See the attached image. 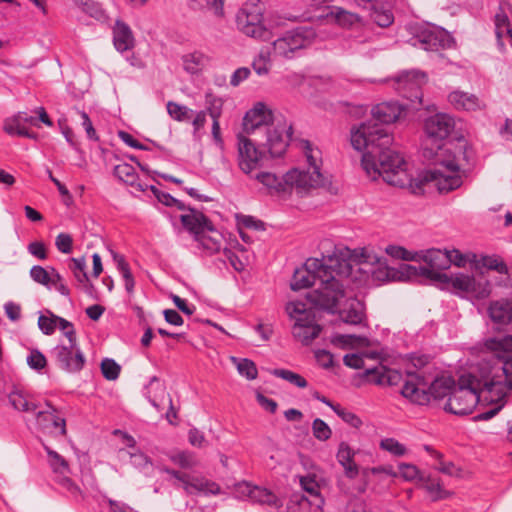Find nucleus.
Instances as JSON below:
<instances>
[{"instance_id": "864d4df0", "label": "nucleus", "mask_w": 512, "mask_h": 512, "mask_svg": "<svg viewBox=\"0 0 512 512\" xmlns=\"http://www.w3.org/2000/svg\"><path fill=\"white\" fill-rule=\"evenodd\" d=\"M47 313L49 316L41 314L38 318V327L41 330V332L45 335H52L57 327V321L55 317H58V315L52 313L51 311L47 310Z\"/></svg>"}, {"instance_id": "423d86ee", "label": "nucleus", "mask_w": 512, "mask_h": 512, "mask_svg": "<svg viewBox=\"0 0 512 512\" xmlns=\"http://www.w3.org/2000/svg\"><path fill=\"white\" fill-rule=\"evenodd\" d=\"M285 310L294 320L292 328L293 336L303 345H309L319 336L322 327L316 323V316L312 309L307 308L302 301H290L286 304Z\"/></svg>"}, {"instance_id": "58836bf2", "label": "nucleus", "mask_w": 512, "mask_h": 512, "mask_svg": "<svg viewBox=\"0 0 512 512\" xmlns=\"http://www.w3.org/2000/svg\"><path fill=\"white\" fill-rule=\"evenodd\" d=\"M209 58L200 51H194L182 56L184 70L196 74L207 64Z\"/></svg>"}, {"instance_id": "f704fd0d", "label": "nucleus", "mask_w": 512, "mask_h": 512, "mask_svg": "<svg viewBox=\"0 0 512 512\" xmlns=\"http://www.w3.org/2000/svg\"><path fill=\"white\" fill-rule=\"evenodd\" d=\"M112 258L113 261L116 264V268L118 272L120 273L123 281H124V287L129 296H132L134 294V288H135V279L131 273L130 266L128 262L126 261L125 257L122 254H119L117 252L112 251Z\"/></svg>"}, {"instance_id": "2eb2a0df", "label": "nucleus", "mask_w": 512, "mask_h": 512, "mask_svg": "<svg viewBox=\"0 0 512 512\" xmlns=\"http://www.w3.org/2000/svg\"><path fill=\"white\" fill-rule=\"evenodd\" d=\"M424 78L425 74L420 71H403L395 77L396 89L404 98L420 103L422 99L420 87Z\"/></svg>"}, {"instance_id": "6ab92c4d", "label": "nucleus", "mask_w": 512, "mask_h": 512, "mask_svg": "<svg viewBox=\"0 0 512 512\" xmlns=\"http://www.w3.org/2000/svg\"><path fill=\"white\" fill-rule=\"evenodd\" d=\"M447 284H451L455 290L469 293L478 299L485 298L490 294L489 282L481 284L473 276L463 273L448 275Z\"/></svg>"}, {"instance_id": "603ef678", "label": "nucleus", "mask_w": 512, "mask_h": 512, "mask_svg": "<svg viewBox=\"0 0 512 512\" xmlns=\"http://www.w3.org/2000/svg\"><path fill=\"white\" fill-rule=\"evenodd\" d=\"M30 277L34 282L41 284L48 289L51 288L52 279L50 277V270L48 271L40 265H34L30 269Z\"/></svg>"}, {"instance_id": "13d9d810", "label": "nucleus", "mask_w": 512, "mask_h": 512, "mask_svg": "<svg viewBox=\"0 0 512 512\" xmlns=\"http://www.w3.org/2000/svg\"><path fill=\"white\" fill-rule=\"evenodd\" d=\"M57 321V327L62 331L63 335L68 339L69 343L77 341L76 331L72 322L68 321L63 317H55Z\"/></svg>"}, {"instance_id": "c03bdc74", "label": "nucleus", "mask_w": 512, "mask_h": 512, "mask_svg": "<svg viewBox=\"0 0 512 512\" xmlns=\"http://www.w3.org/2000/svg\"><path fill=\"white\" fill-rule=\"evenodd\" d=\"M232 361L237 364V370L240 375L246 377L248 380L256 379L258 375L255 363L247 358L238 359L232 357Z\"/></svg>"}, {"instance_id": "79ce46f5", "label": "nucleus", "mask_w": 512, "mask_h": 512, "mask_svg": "<svg viewBox=\"0 0 512 512\" xmlns=\"http://www.w3.org/2000/svg\"><path fill=\"white\" fill-rule=\"evenodd\" d=\"M167 112L171 118L178 122L190 121L193 116L192 109L173 101L167 103Z\"/></svg>"}, {"instance_id": "20e7f679", "label": "nucleus", "mask_w": 512, "mask_h": 512, "mask_svg": "<svg viewBox=\"0 0 512 512\" xmlns=\"http://www.w3.org/2000/svg\"><path fill=\"white\" fill-rule=\"evenodd\" d=\"M301 147L305 155L308 167L292 168L281 178L271 172L260 171L253 174L259 183L265 186L271 194L281 196L290 195L293 190L300 196L310 189L321 187L325 184V178L321 173L322 153L308 140L301 141Z\"/></svg>"}, {"instance_id": "69168bd1", "label": "nucleus", "mask_w": 512, "mask_h": 512, "mask_svg": "<svg viewBox=\"0 0 512 512\" xmlns=\"http://www.w3.org/2000/svg\"><path fill=\"white\" fill-rule=\"evenodd\" d=\"M28 252L34 257L45 260L47 258V251L45 244L41 241L31 242L27 247Z\"/></svg>"}, {"instance_id": "49530a36", "label": "nucleus", "mask_w": 512, "mask_h": 512, "mask_svg": "<svg viewBox=\"0 0 512 512\" xmlns=\"http://www.w3.org/2000/svg\"><path fill=\"white\" fill-rule=\"evenodd\" d=\"M205 103L206 113H208L212 119H219L222 115L223 100L212 93H206Z\"/></svg>"}, {"instance_id": "9d476101", "label": "nucleus", "mask_w": 512, "mask_h": 512, "mask_svg": "<svg viewBox=\"0 0 512 512\" xmlns=\"http://www.w3.org/2000/svg\"><path fill=\"white\" fill-rule=\"evenodd\" d=\"M265 133L267 135L265 146L271 157H281L292 137V125L288 124L286 120L279 115V119L274 122V125H270L266 128Z\"/></svg>"}, {"instance_id": "774afa93", "label": "nucleus", "mask_w": 512, "mask_h": 512, "mask_svg": "<svg viewBox=\"0 0 512 512\" xmlns=\"http://www.w3.org/2000/svg\"><path fill=\"white\" fill-rule=\"evenodd\" d=\"M252 67L259 76L266 75L269 71L267 57L264 56L263 53H260L259 56L254 59Z\"/></svg>"}, {"instance_id": "473e14b6", "label": "nucleus", "mask_w": 512, "mask_h": 512, "mask_svg": "<svg viewBox=\"0 0 512 512\" xmlns=\"http://www.w3.org/2000/svg\"><path fill=\"white\" fill-rule=\"evenodd\" d=\"M194 241L197 243L198 249L206 255H212L220 251L222 236L214 229V232H202Z\"/></svg>"}, {"instance_id": "4d7b16f0", "label": "nucleus", "mask_w": 512, "mask_h": 512, "mask_svg": "<svg viewBox=\"0 0 512 512\" xmlns=\"http://www.w3.org/2000/svg\"><path fill=\"white\" fill-rule=\"evenodd\" d=\"M313 435L320 441H326L331 436V429L328 424L320 418H316L312 423Z\"/></svg>"}, {"instance_id": "f8f14e48", "label": "nucleus", "mask_w": 512, "mask_h": 512, "mask_svg": "<svg viewBox=\"0 0 512 512\" xmlns=\"http://www.w3.org/2000/svg\"><path fill=\"white\" fill-rule=\"evenodd\" d=\"M51 356L55 359L58 367L67 373L80 372L86 362L77 341L69 343V345L58 344L51 350Z\"/></svg>"}, {"instance_id": "aec40b11", "label": "nucleus", "mask_w": 512, "mask_h": 512, "mask_svg": "<svg viewBox=\"0 0 512 512\" xmlns=\"http://www.w3.org/2000/svg\"><path fill=\"white\" fill-rule=\"evenodd\" d=\"M186 211L189 213L180 215V221L183 227L193 235V239L202 232H214V225L205 214L190 206Z\"/></svg>"}, {"instance_id": "f3484780", "label": "nucleus", "mask_w": 512, "mask_h": 512, "mask_svg": "<svg viewBox=\"0 0 512 512\" xmlns=\"http://www.w3.org/2000/svg\"><path fill=\"white\" fill-rule=\"evenodd\" d=\"M306 42L301 29L290 30L273 42V52L276 56L292 58L296 51L306 46Z\"/></svg>"}, {"instance_id": "5701e85b", "label": "nucleus", "mask_w": 512, "mask_h": 512, "mask_svg": "<svg viewBox=\"0 0 512 512\" xmlns=\"http://www.w3.org/2000/svg\"><path fill=\"white\" fill-rule=\"evenodd\" d=\"M368 381L377 385L396 386L403 380L402 374L384 365H378L365 370Z\"/></svg>"}, {"instance_id": "ddd939ff", "label": "nucleus", "mask_w": 512, "mask_h": 512, "mask_svg": "<svg viewBox=\"0 0 512 512\" xmlns=\"http://www.w3.org/2000/svg\"><path fill=\"white\" fill-rule=\"evenodd\" d=\"M347 284L348 278L346 279L344 287ZM331 313H338L340 320L345 324L360 327L367 326L364 304L356 297H348L345 289L344 297L339 299L337 306Z\"/></svg>"}, {"instance_id": "4c0bfd02", "label": "nucleus", "mask_w": 512, "mask_h": 512, "mask_svg": "<svg viewBox=\"0 0 512 512\" xmlns=\"http://www.w3.org/2000/svg\"><path fill=\"white\" fill-rule=\"evenodd\" d=\"M8 399L15 410L35 414L38 409V405L34 401L29 400L23 391L13 390L9 393Z\"/></svg>"}, {"instance_id": "8fccbe9b", "label": "nucleus", "mask_w": 512, "mask_h": 512, "mask_svg": "<svg viewBox=\"0 0 512 512\" xmlns=\"http://www.w3.org/2000/svg\"><path fill=\"white\" fill-rule=\"evenodd\" d=\"M101 372L105 379L113 381L119 377L121 367L111 358H104L101 362Z\"/></svg>"}, {"instance_id": "412c9836", "label": "nucleus", "mask_w": 512, "mask_h": 512, "mask_svg": "<svg viewBox=\"0 0 512 512\" xmlns=\"http://www.w3.org/2000/svg\"><path fill=\"white\" fill-rule=\"evenodd\" d=\"M239 488L241 492L246 494L254 503L268 505L274 508H280L283 505L282 500L267 488L253 486L247 482L241 484Z\"/></svg>"}, {"instance_id": "ea45409f", "label": "nucleus", "mask_w": 512, "mask_h": 512, "mask_svg": "<svg viewBox=\"0 0 512 512\" xmlns=\"http://www.w3.org/2000/svg\"><path fill=\"white\" fill-rule=\"evenodd\" d=\"M43 448L47 453L48 462L53 472L61 475L67 474L69 472V465L64 457H62L58 452L52 450L46 444H43Z\"/></svg>"}, {"instance_id": "052dcab7", "label": "nucleus", "mask_w": 512, "mask_h": 512, "mask_svg": "<svg viewBox=\"0 0 512 512\" xmlns=\"http://www.w3.org/2000/svg\"><path fill=\"white\" fill-rule=\"evenodd\" d=\"M399 472L401 476L408 481L424 480V476L421 474L419 469L412 464H402L399 466Z\"/></svg>"}, {"instance_id": "c85d7f7f", "label": "nucleus", "mask_w": 512, "mask_h": 512, "mask_svg": "<svg viewBox=\"0 0 512 512\" xmlns=\"http://www.w3.org/2000/svg\"><path fill=\"white\" fill-rule=\"evenodd\" d=\"M418 261L425 262L428 266L436 268L438 271L449 269L452 264L451 254L448 250L428 249L419 251Z\"/></svg>"}, {"instance_id": "6e6552de", "label": "nucleus", "mask_w": 512, "mask_h": 512, "mask_svg": "<svg viewBox=\"0 0 512 512\" xmlns=\"http://www.w3.org/2000/svg\"><path fill=\"white\" fill-rule=\"evenodd\" d=\"M415 47L425 51H440L454 46L453 37L443 28L437 26H419L411 38Z\"/></svg>"}, {"instance_id": "09e8293b", "label": "nucleus", "mask_w": 512, "mask_h": 512, "mask_svg": "<svg viewBox=\"0 0 512 512\" xmlns=\"http://www.w3.org/2000/svg\"><path fill=\"white\" fill-rule=\"evenodd\" d=\"M385 251L389 256L395 259H401L406 261H418V252L409 251L402 246L388 245Z\"/></svg>"}, {"instance_id": "0eeeda50", "label": "nucleus", "mask_w": 512, "mask_h": 512, "mask_svg": "<svg viewBox=\"0 0 512 512\" xmlns=\"http://www.w3.org/2000/svg\"><path fill=\"white\" fill-rule=\"evenodd\" d=\"M263 2H244L236 14L237 28L251 38L268 40L271 32L263 24Z\"/></svg>"}, {"instance_id": "a19ab883", "label": "nucleus", "mask_w": 512, "mask_h": 512, "mask_svg": "<svg viewBox=\"0 0 512 512\" xmlns=\"http://www.w3.org/2000/svg\"><path fill=\"white\" fill-rule=\"evenodd\" d=\"M156 199L165 206L176 207L178 210L186 211L189 206H186L182 201L176 199L171 194L159 190L156 186L150 185L148 188Z\"/></svg>"}, {"instance_id": "6e6d98bb", "label": "nucleus", "mask_w": 512, "mask_h": 512, "mask_svg": "<svg viewBox=\"0 0 512 512\" xmlns=\"http://www.w3.org/2000/svg\"><path fill=\"white\" fill-rule=\"evenodd\" d=\"M27 365L35 370L41 371L47 365V359L45 355L38 349H32L26 358Z\"/></svg>"}, {"instance_id": "7ed1b4c3", "label": "nucleus", "mask_w": 512, "mask_h": 512, "mask_svg": "<svg viewBox=\"0 0 512 512\" xmlns=\"http://www.w3.org/2000/svg\"><path fill=\"white\" fill-rule=\"evenodd\" d=\"M351 274V262L336 254L323 259L309 258L303 267L294 271L290 287L298 291L319 281V287L310 292L307 298L313 306L333 312L339 299L344 297V285Z\"/></svg>"}, {"instance_id": "2f4dec72", "label": "nucleus", "mask_w": 512, "mask_h": 512, "mask_svg": "<svg viewBox=\"0 0 512 512\" xmlns=\"http://www.w3.org/2000/svg\"><path fill=\"white\" fill-rule=\"evenodd\" d=\"M183 489L188 494L200 492L206 495H218L221 492V487L216 482L202 477H191L190 475L185 485H183Z\"/></svg>"}, {"instance_id": "bb28decb", "label": "nucleus", "mask_w": 512, "mask_h": 512, "mask_svg": "<svg viewBox=\"0 0 512 512\" xmlns=\"http://www.w3.org/2000/svg\"><path fill=\"white\" fill-rule=\"evenodd\" d=\"M305 19H317V20H326L327 22H335L338 25L348 28L358 22V16L354 13L347 12L343 9L338 8L336 12H334L330 7L323 8L320 13L305 17Z\"/></svg>"}, {"instance_id": "1a4fd4ad", "label": "nucleus", "mask_w": 512, "mask_h": 512, "mask_svg": "<svg viewBox=\"0 0 512 512\" xmlns=\"http://www.w3.org/2000/svg\"><path fill=\"white\" fill-rule=\"evenodd\" d=\"M405 113V107L399 104L396 101H388L382 102L375 105L372 109L373 119L367 122L362 123L357 129L351 131V145L355 150L358 151L353 142V137L355 133L359 132L363 126H375L378 129H381L385 133H387L392 139L391 133L388 131L386 127L382 124H391L400 119V117ZM362 152V156L364 155L365 150H359Z\"/></svg>"}, {"instance_id": "7c9ffc66", "label": "nucleus", "mask_w": 512, "mask_h": 512, "mask_svg": "<svg viewBox=\"0 0 512 512\" xmlns=\"http://www.w3.org/2000/svg\"><path fill=\"white\" fill-rule=\"evenodd\" d=\"M354 456V450L346 442L339 444L336 458L349 479H355L359 475V467L354 461Z\"/></svg>"}, {"instance_id": "f03ea898", "label": "nucleus", "mask_w": 512, "mask_h": 512, "mask_svg": "<svg viewBox=\"0 0 512 512\" xmlns=\"http://www.w3.org/2000/svg\"><path fill=\"white\" fill-rule=\"evenodd\" d=\"M485 346L497 353L501 365L492 368L491 375L483 379L482 388L475 385L473 375H461L444 406L445 411L454 415H468L478 404L482 391L488 392L490 401H493L494 397H505L512 389V335L488 338Z\"/></svg>"}, {"instance_id": "e2e57ef3", "label": "nucleus", "mask_w": 512, "mask_h": 512, "mask_svg": "<svg viewBox=\"0 0 512 512\" xmlns=\"http://www.w3.org/2000/svg\"><path fill=\"white\" fill-rule=\"evenodd\" d=\"M55 245L60 252L68 254L72 251L73 239L67 233H60L56 237Z\"/></svg>"}, {"instance_id": "b1692460", "label": "nucleus", "mask_w": 512, "mask_h": 512, "mask_svg": "<svg viewBox=\"0 0 512 512\" xmlns=\"http://www.w3.org/2000/svg\"><path fill=\"white\" fill-rule=\"evenodd\" d=\"M112 36L114 48L121 54L132 50L135 46V38L130 26L121 19L115 21Z\"/></svg>"}, {"instance_id": "4468645a", "label": "nucleus", "mask_w": 512, "mask_h": 512, "mask_svg": "<svg viewBox=\"0 0 512 512\" xmlns=\"http://www.w3.org/2000/svg\"><path fill=\"white\" fill-rule=\"evenodd\" d=\"M424 128L428 138L435 142L437 150H442V141L454 130L455 121L448 114L437 113L425 120Z\"/></svg>"}, {"instance_id": "37998d69", "label": "nucleus", "mask_w": 512, "mask_h": 512, "mask_svg": "<svg viewBox=\"0 0 512 512\" xmlns=\"http://www.w3.org/2000/svg\"><path fill=\"white\" fill-rule=\"evenodd\" d=\"M79 9L101 23L109 20L99 2H80Z\"/></svg>"}, {"instance_id": "c756f323", "label": "nucleus", "mask_w": 512, "mask_h": 512, "mask_svg": "<svg viewBox=\"0 0 512 512\" xmlns=\"http://www.w3.org/2000/svg\"><path fill=\"white\" fill-rule=\"evenodd\" d=\"M114 175L127 185L133 187L138 192H145L150 187L149 184L140 180L135 168L128 163H121L114 167Z\"/></svg>"}, {"instance_id": "9b49d317", "label": "nucleus", "mask_w": 512, "mask_h": 512, "mask_svg": "<svg viewBox=\"0 0 512 512\" xmlns=\"http://www.w3.org/2000/svg\"><path fill=\"white\" fill-rule=\"evenodd\" d=\"M237 139L238 167L243 173L253 177L254 172L262 167L264 153L258 149L256 144L251 139L242 135H239Z\"/></svg>"}, {"instance_id": "a878e982", "label": "nucleus", "mask_w": 512, "mask_h": 512, "mask_svg": "<svg viewBox=\"0 0 512 512\" xmlns=\"http://www.w3.org/2000/svg\"><path fill=\"white\" fill-rule=\"evenodd\" d=\"M401 273L408 279L424 277L428 280L448 283V274L438 271L436 268L430 266H414L410 264H404L401 267Z\"/></svg>"}, {"instance_id": "e433bc0d", "label": "nucleus", "mask_w": 512, "mask_h": 512, "mask_svg": "<svg viewBox=\"0 0 512 512\" xmlns=\"http://www.w3.org/2000/svg\"><path fill=\"white\" fill-rule=\"evenodd\" d=\"M476 268H485L487 270L496 271L502 275L509 274V268L504 260L498 255H481L475 260Z\"/></svg>"}, {"instance_id": "c9c22d12", "label": "nucleus", "mask_w": 512, "mask_h": 512, "mask_svg": "<svg viewBox=\"0 0 512 512\" xmlns=\"http://www.w3.org/2000/svg\"><path fill=\"white\" fill-rule=\"evenodd\" d=\"M20 116L13 115L4 120L3 130L9 136L25 137L32 140L38 139V134L30 131L22 122L19 120Z\"/></svg>"}, {"instance_id": "5fc2aeb1", "label": "nucleus", "mask_w": 512, "mask_h": 512, "mask_svg": "<svg viewBox=\"0 0 512 512\" xmlns=\"http://www.w3.org/2000/svg\"><path fill=\"white\" fill-rule=\"evenodd\" d=\"M72 265H70V269L72 270L74 277L80 283L89 282L88 274L86 271V261L83 257L81 258H72Z\"/></svg>"}, {"instance_id": "de8ad7c7", "label": "nucleus", "mask_w": 512, "mask_h": 512, "mask_svg": "<svg viewBox=\"0 0 512 512\" xmlns=\"http://www.w3.org/2000/svg\"><path fill=\"white\" fill-rule=\"evenodd\" d=\"M424 487L428 494L431 496L433 501H437L440 499H445L448 497L449 493L444 490L440 484V482L431 477H424Z\"/></svg>"}, {"instance_id": "0e129e2a", "label": "nucleus", "mask_w": 512, "mask_h": 512, "mask_svg": "<svg viewBox=\"0 0 512 512\" xmlns=\"http://www.w3.org/2000/svg\"><path fill=\"white\" fill-rule=\"evenodd\" d=\"M301 486L304 491V497L310 498V496H321L319 492V485L316 481H314L311 478H302L301 479Z\"/></svg>"}, {"instance_id": "bf43d9fd", "label": "nucleus", "mask_w": 512, "mask_h": 512, "mask_svg": "<svg viewBox=\"0 0 512 512\" xmlns=\"http://www.w3.org/2000/svg\"><path fill=\"white\" fill-rule=\"evenodd\" d=\"M494 22H495L496 37L498 39H501L502 35H503V29H507V30L510 29L509 28V24H510L509 17L505 13L502 6L499 7V11L495 14Z\"/></svg>"}, {"instance_id": "72a5a7b5", "label": "nucleus", "mask_w": 512, "mask_h": 512, "mask_svg": "<svg viewBox=\"0 0 512 512\" xmlns=\"http://www.w3.org/2000/svg\"><path fill=\"white\" fill-rule=\"evenodd\" d=\"M370 18L380 27H388L394 21V15L389 2H371Z\"/></svg>"}, {"instance_id": "3c124183", "label": "nucleus", "mask_w": 512, "mask_h": 512, "mask_svg": "<svg viewBox=\"0 0 512 512\" xmlns=\"http://www.w3.org/2000/svg\"><path fill=\"white\" fill-rule=\"evenodd\" d=\"M120 452L128 454L131 464L141 471H145L152 466L150 458L140 450H136L135 452L120 450Z\"/></svg>"}, {"instance_id": "dca6fc26", "label": "nucleus", "mask_w": 512, "mask_h": 512, "mask_svg": "<svg viewBox=\"0 0 512 512\" xmlns=\"http://www.w3.org/2000/svg\"><path fill=\"white\" fill-rule=\"evenodd\" d=\"M47 410H41L35 412L36 425L38 429L44 434L54 436L66 435V420L62 417L58 410L47 403Z\"/></svg>"}, {"instance_id": "a18cd8bd", "label": "nucleus", "mask_w": 512, "mask_h": 512, "mask_svg": "<svg viewBox=\"0 0 512 512\" xmlns=\"http://www.w3.org/2000/svg\"><path fill=\"white\" fill-rule=\"evenodd\" d=\"M272 375L279 377L299 388H305L308 385L307 380L298 373L287 369H274Z\"/></svg>"}, {"instance_id": "680f3d73", "label": "nucleus", "mask_w": 512, "mask_h": 512, "mask_svg": "<svg viewBox=\"0 0 512 512\" xmlns=\"http://www.w3.org/2000/svg\"><path fill=\"white\" fill-rule=\"evenodd\" d=\"M381 447L396 456H401L406 452L405 446L393 438L382 440Z\"/></svg>"}, {"instance_id": "338daca9", "label": "nucleus", "mask_w": 512, "mask_h": 512, "mask_svg": "<svg viewBox=\"0 0 512 512\" xmlns=\"http://www.w3.org/2000/svg\"><path fill=\"white\" fill-rule=\"evenodd\" d=\"M223 254L236 271L241 272L244 270V263L233 250L225 248L223 250Z\"/></svg>"}, {"instance_id": "393cba45", "label": "nucleus", "mask_w": 512, "mask_h": 512, "mask_svg": "<svg viewBox=\"0 0 512 512\" xmlns=\"http://www.w3.org/2000/svg\"><path fill=\"white\" fill-rule=\"evenodd\" d=\"M488 315L496 325V329L501 330L512 322V301L507 299L491 301L488 306Z\"/></svg>"}, {"instance_id": "cd10ccee", "label": "nucleus", "mask_w": 512, "mask_h": 512, "mask_svg": "<svg viewBox=\"0 0 512 512\" xmlns=\"http://www.w3.org/2000/svg\"><path fill=\"white\" fill-rule=\"evenodd\" d=\"M448 100L457 110L476 111L485 107L479 97L460 90L451 92L448 95Z\"/></svg>"}, {"instance_id": "39448f33", "label": "nucleus", "mask_w": 512, "mask_h": 512, "mask_svg": "<svg viewBox=\"0 0 512 512\" xmlns=\"http://www.w3.org/2000/svg\"><path fill=\"white\" fill-rule=\"evenodd\" d=\"M457 383L451 376H441L432 382L420 371H407L401 394L419 405H427L430 401L450 397Z\"/></svg>"}, {"instance_id": "f257e3e1", "label": "nucleus", "mask_w": 512, "mask_h": 512, "mask_svg": "<svg viewBox=\"0 0 512 512\" xmlns=\"http://www.w3.org/2000/svg\"><path fill=\"white\" fill-rule=\"evenodd\" d=\"M353 142L358 150H365L361 165L373 180L381 176L386 183L408 188L413 194L424 193V185L428 182H435L440 193H449L462 185V177L459 174L462 165L455 154L442 159L436 152V162H439L444 170L429 169L413 178L407 172L404 158L391 149L392 138L381 129L363 126L355 133Z\"/></svg>"}, {"instance_id": "4be33fe9", "label": "nucleus", "mask_w": 512, "mask_h": 512, "mask_svg": "<svg viewBox=\"0 0 512 512\" xmlns=\"http://www.w3.org/2000/svg\"><path fill=\"white\" fill-rule=\"evenodd\" d=\"M322 496L304 497L303 492H294L287 503L288 512H323Z\"/></svg>"}, {"instance_id": "a211bd4d", "label": "nucleus", "mask_w": 512, "mask_h": 512, "mask_svg": "<svg viewBox=\"0 0 512 512\" xmlns=\"http://www.w3.org/2000/svg\"><path fill=\"white\" fill-rule=\"evenodd\" d=\"M277 119H279V116H275L264 103L258 102L246 112L243 118V128L247 133H251L261 127L266 129L268 126L274 125Z\"/></svg>"}]
</instances>
